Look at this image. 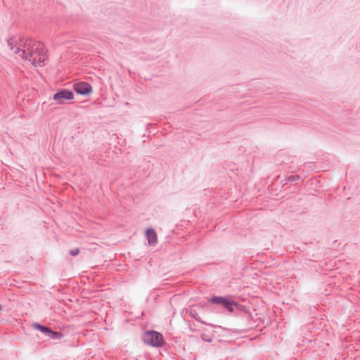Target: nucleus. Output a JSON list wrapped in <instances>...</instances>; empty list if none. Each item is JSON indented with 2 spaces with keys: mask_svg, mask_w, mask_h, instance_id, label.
Returning a JSON list of instances; mask_svg holds the SVG:
<instances>
[{
  "mask_svg": "<svg viewBox=\"0 0 360 360\" xmlns=\"http://www.w3.org/2000/svg\"><path fill=\"white\" fill-rule=\"evenodd\" d=\"M8 46L10 48L11 50L15 51L16 48H18L12 41V39H10L7 41Z\"/></svg>",
  "mask_w": 360,
  "mask_h": 360,
  "instance_id": "obj_9",
  "label": "nucleus"
},
{
  "mask_svg": "<svg viewBox=\"0 0 360 360\" xmlns=\"http://www.w3.org/2000/svg\"><path fill=\"white\" fill-rule=\"evenodd\" d=\"M73 89L78 95L84 96L90 95L93 91L91 85L86 82H79L74 84Z\"/></svg>",
  "mask_w": 360,
  "mask_h": 360,
  "instance_id": "obj_4",
  "label": "nucleus"
},
{
  "mask_svg": "<svg viewBox=\"0 0 360 360\" xmlns=\"http://www.w3.org/2000/svg\"><path fill=\"white\" fill-rule=\"evenodd\" d=\"M210 301L212 303L223 305L229 311H233V306L236 305L235 302L223 297H213L210 299Z\"/></svg>",
  "mask_w": 360,
  "mask_h": 360,
  "instance_id": "obj_5",
  "label": "nucleus"
},
{
  "mask_svg": "<svg viewBox=\"0 0 360 360\" xmlns=\"http://www.w3.org/2000/svg\"><path fill=\"white\" fill-rule=\"evenodd\" d=\"M145 236L149 245L155 246L158 243V235L153 228L150 227L146 229Z\"/></svg>",
  "mask_w": 360,
  "mask_h": 360,
  "instance_id": "obj_7",
  "label": "nucleus"
},
{
  "mask_svg": "<svg viewBox=\"0 0 360 360\" xmlns=\"http://www.w3.org/2000/svg\"><path fill=\"white\" fill-rule=\"evenodd\" d=\"M301 179H302L301 176H300L298 174H293V175H290L287 177V181L292 183V182H295V181H298Z\"/></svg>",
  "mask_w": 360,
  "mask_h": 360,
  "instance_id": "obj_8",
  "label": "nucleus"
},
{
  "mask_svg": "<svg viewBox=\"0 0 360 360\" xmlns=\"http://www.w3.org/2000/svg\"><path fill=\"white\" fill-rule=\"evenodd\" d=\"M74 98V93L68 89H60L53 95V99L58 105L64 103L65 101H71Z\"/></svg>",
  "mask_w": 360,
  "mask_h": 360,
  "instance_id": "obj_3",
  "label": "nucleus"
},
{
  "mask_svg": "<svg viewBox=\"0 0 360 360\" xmlns=\"http://www.w3.org/2000/svg\"><path fill=\"white\" fill-rule=\"evenodd\" d=\"M144 342L153 347H161L164 344L162 335L156 331H147L143 337Z\"/></svg>",
  "mask_w": 360,
  "mask_h": 360,
  "instance_id": "obj_2",
  "label": "nucleus"
},
{
  "mask_svg": "<svg viewBox=\"0 0 360 360\" xmlns=\"http://www.w3.org/2000/svg\"><path fill=\"white\" fill-rule=\"evenodd\" d=\"M80 252V250L79 248H74L69 251V254L72 256H77Z\"/></svg>",
  "mask_w": 360,
  "mask_h": 360,
  "instance_id": "obj_10",
  "label": "nucleus"
},
{
  "mask_svg": "<svg viewBox=\"0 0 360 360\" xmlns=\"http://www.w3.org/2000/svg\"><path fill=\"white\" fill-rule=\"evenodd\" d=\"M38 63H39V66H43V65H44V60H42L41 59V58H39V60H38Z\"/></svg>",
  "mask_w": 360,
  "mask_h": 360,
  "instance_id": "obj_12",
  "label": "nucleus"
},
{
  "mask_svg": "<svg viewBox=\"0 0 360 360\" xmlns=\"http://www.w3.org/2000/svg\"><path fill=\"white\" fill-rule=\"evenodd\" d=\"M33 327L35 329L39 330L41 332L47 334L51 338H53V339H60L62 338V334L60 333L53 332V331H52L48 327H45V326H41V325H39L38 323H34L33 324Z\"/></svg>",
  "mask_w": 360,
  "mask_h": 360,
  "instance_id": "obj_6",
  "label": "nucleus"
},
{
  "mask_svg": "<svg viewBox=\"0 0 360 360\" xmlns=\"http://www.w3.org/2000/svg\"><path fill=\"white\" fill-rule=\"evenodd\" d=\"M187 290H184L182 292L186 293Z\"/></svg>",
  "mask_w": 360,
  "mask_h": 360,
  "instance_id": "obj_13",
  "label": "nucleus"
},
{
  "mask_svg": "<svg viewBox=\"0 0 360 360\" xmlns=\"http://www.w3.org/2000/svg\"><path fill=\"white\" fill-rule=\"evenodd\" d=\"M277 162L279 163H285V162L283 160H281V154H278L276 157Z\"/></svg>",
  "mask_w": 360,
  "mask_h": 360,
  "instance_id": "obj_11",
  "label": "nucleus"
},
{
  "mask_svg": "<svg viewBox=\"0 0 360 360\" xmlns=\"http://www.w3.org/2000/svg\"><path fill=\"white\" fill-rule=\"evenodd\" d=\"M39 44L38 42L34 41L31 39H27L23 42V48L18 46L14 51V53H19L22 59L27 60L32 65H34L37 62V56L39 55Z\"/></svg>",
  "mask_w": 360,
  "mask_h": 360,
  "instance_id": "obj_1",
  "label": "nucleus"
}]
</instances>
